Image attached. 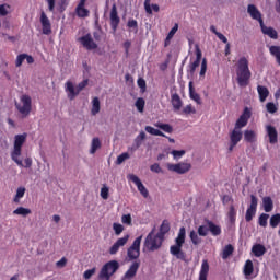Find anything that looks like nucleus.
Instances as JSON below:
<instances>
[{
  "label": "nucleus",
  "mask_w": 280,
  "mask_h": 280,
  "mask_svg": "<svg viewBox=\"0 0 280 280\" xmlns=\"http://www.w3.org/2000/svg\"><path fill=\"white\" fill-rule=\"evenodd\" d=\"M127 26L129 28H133L136 32H138V22H137V20H129Z\"/></svg>",
  "instance_id": "680f3d73"
},
{
  "label": "nucleus",
  "mask_w": 280,
  "mask_h": 280,
  "mask_svg": "<svg viewBox=\"0 0 280 280\" xmlns=\"http://www.w3.org/2000/svg\"><path fill=\"white\" fill-rule=\"evenodd\" d=\"M40 23H42V27H43V34L44 35H50L51 34V24L49 21V18H47L46 13H44V11H42L40 13Z\"/></svg>",
  "instance_id": "f3484780"
},
{
  "label": "nucleus",
  "mask_w": 280,
  "mask_h": 280,
  "mask_svg": "<svg viewBox=\"0 0 280 280\" xmlns=\"http://www.w3.org/2000/svg\"><path fill=\"white\" fill-rule=\"evenodd\" d=\"M207 72V59H202L200 75L203 77Z\"/></svg>",
  "instance_id": "774afa93"
},
{
  "label": "nucleus",
  "mask_w": 280,
  "mask_h": 280,
  "mask_svg": "<svg viewBox=\"0 0 280 280\" xmlns=\"http://www.w3.org/2000/svg\"><path fill=\"white\" fill-rule=\"evenodd\" d=\"M140 267V261H135L128 269V271L125 273V276L121 278V280H131L136 275Z\"/></svg>",
  "instance_id": "6ab92c4d"
},
{
  "label": "nucleus",
  "mask_w": 280,
  "mask_h": 280,
  "mask_svg": "<svg viewBox=\"0 0 280 280\" xmlns=\"http://www.w3.org/2000/svg\"><path fill=\"white\" fill-rule=\"evenodd\" d=\"M129 179L131 182H133V184L138 187V190L140 191V194L144 197L148 198L149 197V191L148 189L144 187V185L142 184V182L139 179L138 176L131 174L128 176Z\"/></svg>",
  "instance_id": "dca6fc26"
},
{
  "label": "nucleus",
  "mask_w": 280,
  "mask_h": 280,
  "mask_svg": "<svg viewBox=\"0 0 280 280\" xmlns=\"http://www.w3.org/2000/svg\"><path fill=\"white\" fill-rule=\"evenodd\" d=\"M208 233H209V226H208V224H207V225H201V226H199V229H198V234H199L200 236H207Z\"/></svg>",
  "instance_id": "8fccbe9b"
},
{
  "label": "nucleus",
  "mask_w": 280,
  "mask_h": 280,
  "mask_svg": "<svg viewBox=\"0 0 280 280\" xmlns=\"http://www.w3.org/2000/svg\"><path fill=\"white\" fill-rule=\"evenodd\" d=\"M150 170L156 174L162 173V168L158 163L151 165Z\"/></svg>",
  "instance_id": "338daca9"
},
{
  "label": "nucleus",
  "mask_w": 280,
  "mask_h": 280,
  "mask_svg": "<svg viewBox=\"0 0 280 280\" xmlns=\"http://www.w3.org/2000/svg\"><path fill=\"white\" fill-rule=\"evenodd\" d=\"M119 23H120V18L118 15L117 7L116 4H113L112 11H110V27L114 34L117 32Z\"/></svg>",
  "instance_id": "ddd939ff"
},
{
  "label": "nucleus",
  "mask_w": 280,
  "mask_h": 280,
  "mask_svg": "<svg viewBox=\"0 0 280 280\" xmlns=\"http://www.w3.org/2000/svg\"><path fill=\"white\" fill-rule=\"evenodd\" d=\"M25 60V52H22L21 55H18L16 60H15V67L20 68L22 63Z\"/></svg>",
  "instance_id": "603ef678"
},
{
  "label": "nucleus",
  "mask_w": 280,
  "mask_h": 280,
  "mask_svg": "<svg viewBox=\"0 0 280 280\" xmlns=\"http://www.w3.org/2000/svg\"><path fill=\"white\" fill-rule=\"evenodd\" d=\"M142 235L137 237L133 244L128 248L127 256L130 260H136L140 257V246L142 241Z\"/></svg>",
  "instance_id": "6e6552de"
},
{
  "label": "nucleus",
  "mask_w": 280,
  "mask_h": 280,
  "mask_svg": "<svg viewBox=\"0 0 280 280\" xmlns=\"http://www.w3.org/2000/svg\"><path fill=\"white\" fill-rule=\"evenodd\" d=\"M244 140L248 143H255L257 141V133L253 130H246L244 132Z\"/></svg>",
  "instance_id": "c756f323"
},
{
  "label": "nucleus",
  "mask_w": 280,
  "mask_h": 280,
  "mask_svg": "<svg viewBox=\"0 0 280 280\" xmlns=\"http://www.w3.org/2000/svg\"><path fill=\"white\" fill-rule=\"evenodd\" d=\"M138 86L141 89L142 93H144L147 90V82L143 79H139Z\"/></svg>",
  "instance_id": "0e129e2a"
},
{
  "label": "nucleus",
  "mask_w": 280,
  "mask_h": 280,
  "mask_svg": "<svg viewBox=\"0 0 280 280\" xmlns=\"http://www.w3.org/2000/svg\"><path fill=\"white\" fill-rule=\"evenodd\" d=\"M128 240H129V236H128V235L125 236V237H122V238H119V240L110 247L109 254H110V255L117 254V252L119 250V248H120L121 246H125V245L127 244Z\"/></svg>",
  "instance_id": "5701e85b"
},
{
  "label": "nucleus",
  "mask_w": 280,
  "mask_h": 280,
  "mask_svg": "<svg viewBox=\"0 0 280 280\" xmlns=\"http://www.w3.org/2000/svg\"><path fill=\"white\" fill-rule=\"evenodd\" d=\"M236 215H237V212H236V210H235V207H234V206H231V207H230V211H229V213H228V218H229V220H230V222H231L232 224H234V223L236 222Z\"/></svg>",
  "instance_id": "37998d69"
},
{
  "label": "nucleus",
  "mask_w": 280,
  "mask_h": 280,
  "mask_svg": "<svg viewBox=\"0 0 280 280\" xmlns=\"http://www.w3.org/2000/svg\"><path fill=\"white\" fill-rule=\"evenodd\" d=\"M154 126L161 130H163L166 133H172L174 131L173 127L168 124H163V122H156Z\"/></svg>",
  "instance_id": "c9c22d12"
},
{
  "label": "nucleus",
  "mask_w": 280,
  "mask_h": 280,
  "mask_svg": "<svg viewBox=\"0 0 280 280\" xmlns=\"http://www.w3.org/2000/svg\"><path fill=\"white\" fill-rule=\"evenodd\" d=\"M155 230L153 229L149 235L147 236L144 241V247L149 252H155L162 247V244L164 242L163 237L159 236L158 234H154Z\"/></svg>",
  "instance_id": "39448f33"
},
{
  "label": "nucleus",
  "mask_w": 280,
  "mask_h": 280,
  "mask_svg": "<svg viewBox=\"0 0 280 280\" xmlns=\"http://www.w3.org/2000/svg\"><path fill=\"white\" fill-rule=\"evenodd\" d=\"M278 108L273 103H267V112H269V114H275Z\"/></svg>",
  "instance_id": "13d9d810"
},
{
  "label": "nucleus",
  "mask_w": 280,
  "mask_h": 280,
  "mask_svg": "<svg viewBox=\"0 0 280 280\" xmlns=\"http://www.w3.org/2000/svg\"><path fill=\"white\" fill-rule=\"evenodd\" d=\"M186 242V229L183 226L179 230L178 236L175 240V245H172L170 248V253L175 256L177 259H180L183 261L186 260L187 255L183 250V245Z\"/></svg>",
  "instance_id": "f03ea898"
},
{
  "label": "nucleus",
  "mask_w": 280,
  "mask_h": 280,
  "mask_svg": "<svg viewBox=\"0 0 280 280\" xmlns=\"http://www.w3.org/2000/svg\"><path fill=\"white\" fill-rule=\"evenodd\" d=\"M121 221L124 224L131 225L132 224V218L130 214H125L121 218Z\"/></svg>",
  "instance_id": "6e6d98bb"
},
{
  "label": "nucleus",
  "mask_w": 280,
  "mask_h": 280,
  "mask_svg": "<svg viewBox=\"0 0 280 280\" xmlns=\"http://www.w3.org/2000/svg\"><path fill=\"white\" fill-rule=\"evenodd\" d=\"M189 237L194 245H199L202 242V240L199 237L196 231H191Z\"/></svg>",
  "instance_id": "de8ad7c7"
},
{
  "label": "nucleus",
  "mask_w": 280,
  "mask_h": 280,
  "mask_svg": "<svg viewBox=\"0 0 280 280\" xmlns=\"http://www.w3.org/2000/svg\"><path fill=\"white\" fill-rule=\"evenodd\" d=\"M233 253H234V247L231 244H229L223 249L222 258L228 259Z\"/></svg>",
  "instance_id": "79ce46f5"
},
{
  "label": "nucleus",
  "mask_w": 280,
  "mask_h": 280,
  "mask_svg": "<svg viewBox=\"0 0 280 280\" xmlns=\"http://www.w3.org/2000/svg\"><path fill=\"white\" fill-rule=\"evenodd\" d=\"M26 189L24 187H19L16 190V195L13 198V202L20 203V200L24 197Z\"/></svg>",
  "instance_id": "ea45409f"
},
{
  "label": "nucleus",
  "mask_w": 280,
  "mask_h": 280,
  "mask_svg": "<svg viewBox=\"0 0 280 280\" xmlns=\"http://www.w3.org/2000/svg\"><path fill=\"white\" fill-rule=\"evenodd\" d=\"M108 195H109V188L104 186L102 189H101V197L104 199V200H107L108 199Z\"/></svg>",
  "instance_id": "5fc2aeb1"
},
{
  "label": "nucleus",
  "mask_w": 280,
  "mask_h": 280,
  "mask_svg": "<svg viewBox=\"0 0 280 280\" xmlns=\"http://www.w3.org/2000/svg\"><path fill=\"white\" fill-rule=\"evenodd\" d=\"M254 272V265L252 260H247L245 266H244V275L246 277L252 276Z\"/></svg>",
  "instance_id": "58836bf2"
},
{
  "label": "nucleus",
  "mask_w": 280,
  "mask_h": 280,
  "mask_svg": "<svg viewBox=\"0 0 280 280\" xmlns=\"http://www.w3.org/2000/svg\"><path fill=\"white\" fill-rule=\"evenodd\" d=\"M26 133L18 135L14 138V150L11 153V159L21 167H23V162L19 160V156L22 154V147L26 141Z\"/></svg>",
  "instance_id": "7ed1b4c3"
},
{
  "label": "nucleus",
  "mask_w": 280,
  "mask_h": 280,
  "mask_svg": "<svg viewBox=\"0 0 280 280\" xmlns=\"http://www.w3.org/2000/svg\"><path fill=\"white\" fill-rule=\"evenodd\" d=\"M280 224V213L271 215L269 219V225L276 229Z\"/></svg>",
  "instance_id": "c03bdc74"
},
{
  "label": "nucleus",
  "mask_w": 280,
  "mask_h": 280,
  "mask_svg": "<svg viewBox=\"0 0 280 280\" xmlns=\"http://www.w3.org/2000/svg\"><path fill=\"white\" fill-rule=\"evenodd\" d=\"M119 267L120 265L117 260L106 262L98 273V280H110L112 276L118 271Z\"/></svg>",
  "instance_id": "20e7f679"
},
{
  "label": "nucleus",
  "mask_w": 280,
  "mask_h": 280,
  "mask_svg": "<svg viewBox=\"0 0 280 280\" xmlns=\"http://www.w3.org/2000/svg\"><path fill=\"white\" fill-rule=\"evenodd\" d=\"M102 144L98 138H94L92 141V147H91V154H94L98 149H101Z\"/></svg>",
  "instance_id": "49530a36"
},
{
  "label": "nucleus",
  "mask_w": 280,
  "mask_h": 280,
  "mask_svg": "<svg viewBox=\"0 0 280 280\" xmlns=\"http://www.w3.org/2000/svg\"><path fill=\"white\" fill-rule=\"evenodd\" d=\"M196 56H197L196 61H192L189 65V71H190L191 74H194L196 72V69L200 66L201 58H202V52H201V50L198 46L196 48Z\"/></svg>",
  "instance_id": "4be33fe9"
},
{
  "label": "nucleus",
  "mask_w": 280,
  "mask_h": 280,
  "mask_svg": "<svg viewBox=\"0 0 280 280\" xmlns=\"http://www.w3.org/2000/svg\"><path fill=\"white\" fill-rule=\"evenodd\" d=\"M210 266L207 259L202 260L201 270L199 273V280H208Z\"/></svg>",
  "instance_id": "b1692460"
},
{
  "label": "nucleus",
  "mask_w": 280,
  "mask_h": 280,
  "mask_svg": "<svg viewBox=\"0 0 280 280\" xmlns=\"http://www.w3.org/2000/svg\"><path fill=\"white\" fill-rule=\"evenodd\" d=\"M145 131L152 136L167 138L162 131H160L159 129H154L151 126H147Z\"/></svg>",
  "instance_id": "4c0bfd02"
},
{
  "label": "nucleus",
  "mask_w": 280,
  "mask_h": 280,
  "mask_svg": "<svg viewBox=\"0 0 280 280\" xmlns=\"http://www.w3.org/2000/svg\"><path fill=\"white\" fill-rule=\"evenodd\" d=\"M145 106V101L143 98H138L136 102V107L140 113H143Z\"/></svg>",
  "instance_id": "09e8293b"
},
{
  "label": "nucleus",
  "mask_w": 280,
  "mask_h": 280,
  "mask_svg": "<svg viewBox=\"0 0 280 280\" xmlns=\"http://www.w3.org/2000/svg\"><path fill=\"white\" fill-rule=\"evenodd\" d=\"M144 9H145V12L148 14H153V11L159 13L160 12V7L159 4H151V0H145L144 1Z\"/></svg>",
  "instance_id": "bb28decb"
},
{
  "label": "nucleus",
  "mask_w": 280,
  "mask_h": 280,
  "mask_svg": "<svg viewBox=\"0 0 280 280\" xmlns=\"http://www.w3.org/2000/svg\"><path fill=\"white\" fill-rule=\"evenodd\" d=\"M269 218H270L269 214H266V213L260 214V217H258V225L262 228H267Z\"/></svg>",
  "instance_id": "a18cd8bd"
},
{
  "label": "nucleus",
  "mask_w": 280,
  "mask_h": 280,
  "mask_svg": "<svg viewBox=\"0 0 280 280\" xmlns=\"http://www.w3.org/2000/svg\"><path fill=\"white\" fill-rule=\"evenodd\" d=\"M243 132L242 130L235 129L230 133V148L229 151L232 152L234 148L242 141Z\"/></svg>",
  "instance_id": "9b49d317"
},
{
  "label": "nucleus",
  "mask_w": 280,
  "mask_h": 280,
  "mask_svg": "<svg viewBox=\"0 0 280 280\" xmlns=\"http://www.w3.org/2000/svg\"><path fill=\"white\" fill-rule=\"evenodd\" d=\"M183 114H185V115L196 114V109L191 105H187L183 109Z\"/></svg>",
  "instance_id": "4d7b16f0"
},
{
  "label": "nucleus",
  "mask_w": 280,
  "mask_h": 280,
  "mask_svg": "<svg viewBox=\"0 0 280 280\" xmlns=\"http://www.w3.org/2000/svg\"><path fill=\"white\" fill-rule=\"evenodd\" d=\"M171 226L167 220H164L161 228H160V232L158 233L159 236H161V238H165V235L170 232Z\"/></svg>",
  "instance_id": "2f4dec72"
},
{
  "label": "nucleus",
  "mask_w": 280,
  "mask_h": 280,
  "mask_svg": "<svg viewBox=\"0 0 280 280\" xmlns=\"http://www.w3.org/2000/svg\"><path fill=\"white\" fill-rule=\"evenodd\" d=\"M210 31L217 35V37L224 44L229 43L228 37H225V35H223V33H219V31H217L215 26H210Z\"/></svg>",
  "instance_id": "a19ab883"
},
{
  "label": "nucleus",
  "mask_w": 280,
  "mask_h": 280,
  "mask_svg": "<svg viewBox=\"0 0 280 280\" xmlns=\"http://www.w3.org/2000/svg\"><path fill=\"white\" fill-rule=\"evenodd\" d=\"M269 54L276 58V62L280 66V46H269Z\"/></svg>",
  "instance_id": "473e14b6"
},
{
  "label": "nucleus",
  "mask_w": 280,
  "mask_h": 280,
  "mask_svg": "<svg viewBox=\"0 0 280 280\" xmlns=\"http://www.w3.org/2000/svg\"><path fill=\"white\" fill-rule=\"evenodd\" d=\"M32 213L31 209L28 208H24V207H19L18 209H15L13 211L14 215H21L23 218H26L27 215H30Z\"/></svg>",
  "instance_id": "72a5a7b5"
},
{
  "label": "nucleus",
  "mask_w": 280,
  "mask_h": 280,
  "mask_svg": "<svg viewBox=\"0 0 280 280\" xmlns=\"http://www.w3.org/2000/svg\"><path fill=\"white\" fill-rule=\"evenodd\" d=\"M191 164L190 163H185V162H180L178 164H167V170L171 172H175L179 175L186 174L191 170Z\"/></svg>",
  "instance_id": "1a4fd4ad"
},
{
  "label": "nucleus",
  "mask_w": 280,
  "mask_h": 280,
  "mask_svg": "<svg viewBox=\"0 0 280 280\" xmlns=\"http://www.w3.org/2000/svg\"><path fill=\"white\" fill-rule=\"evenodd\" d=\"M256 90L258 91V98L260 100V102L264 103L270 94L269 90L266 86H261V85H258Z\"/></svg>",
  "instance_id": "cd10ccee"
},
{
  "label": "nucleus",
  "mask_w": 280,
  "mask_h": 280,
  "mask_svg": "<svg viewBox=\"0 0 280 280\" xmlns=\"http://www.w3.org/2000/svg\"><path fill=\"white\" fill-rule=\"evenodd\" d=\"M250 200H252L250 206L248 207L246 211V217H245L247 222H250L254 219L257 212V207H258V199L256 196L252 195Z\"/></svg>",
  "instance_id": "9d476101"
},
{
  "label": "nucleus",
  "mask_w": 280,
  "mask_h": 280,
  "mask_svg": "<svg viewBox=\"0 0 280 280\" xmlns=\"http://www.w3.org/2000/svg\"><path fill=\"white\" fill-rule=\"evenodd\" d=\"M95 271H96V268H92V269H90V270H86V271L84 272V275H83L84 279H85V280L91 279V277L95 273Z\"/></svg>",
  "instance_id": "052dcab7"
},
{
  "label": "nucleus",
  "mask_w": 280,
  "mask_h": 280,
  "mask_svg": "<svg viewBox=\"0 0 280 280\" xmlns=\"http://www.w3.org/2000/svg\"><path fill=\"white\" fill-rule=\"evenodd\" d=\"M185 154H186V151H184V150H180V151L173 150V151H172V155L174 156L175 160H179V159L183 158Z\"/></svg>",
  "instance_id": "864d4df0"
},
{
  "label": "nucleus",
  "mask_w": 280,
  "mask_h": 280,
  "mask_svg": "<svg viewBox=\"0 0 280 280\" xmlns=\"http://www.w3.org/2000/svg\"><path fill=\"white\" fill-rule=\"evenodd\" d=\"M101 110V103L98 97H94L92 101V109H91V114L93 116H96Z\"/></svg>",
  "instance_id": "f704fd0d"
},
{
  "label": "nucleus",
  "mask_w": 280,
  "mask_h": 280,
  "mask_svg": "<svg viewBox=\"0 0 280 280\" xmlns=\"http://www.w3.org/2000/svg\"><path fill=\"white\" fill-rule=\"evenodd\" d=\"M206 223L208 224L209 231L211 232V234H212L213 236H219V235H221L222 229H221L220 225L214 224V223H213L212 221H210V220H207Z\"/></svg>",
  "instance_id": "393cba45"
},
{
  "label": "nucleus",
  "mask_w": 280,
  "mask_h": 280,
  "mask_svg": "<svg viewBox=\"0 0 280 280\" xmlns=\"http://www.w3.org/2000/svg\"><path fill=\"white\" fill-rule=\"evenodd\" d=\"M113 229H114L116 235L121 234V232L124 231V226L119 223H114Z\"/></svg>",
  "instance_id": "bf43d9fd"
},
{
  "label": "nucleus",
  "mask_w": 280,
  "mask_h": 280,
  "mask_svg": "<svg viewBox=\"0 0 280 280\" xmlns=\"http://www.w3.org/2000/svg\"><path fill=\"white\" fill-rule=\"evenodd\" d=\"M128 159H130L129 153H122L121 155H119V156L117 158L116 164H117V165H120V164H122V163H124L126 160H128Z\"/></svg>",
  "instance_id": "3c124183"
},
{
  "label": "nucleus",
  "mask_w": 280,
  "mask_h": 280,
  "mask_svg": "<svg viewBox=\"0 0 280 280\" xmlns=\"http://www.w3.org/2000/svg\"><path fill=\"white\" fill-rule=\"evenodd\" d=\"M265 129L267 130V137H269V143L276 144L278 142L277 129L271 125H267V127H265Z\"/></svg>",
  "instance_id": "aec40b11"
},
{
  "label": "nucleus",
  "mask_w": 280,
  "mask_h": 280,
  "mask_svg": "<svg viewBox=\"0 0 280 280\" xmlns=\"http://www.w3.org/2000/svg\"><path fill=\"white\" fill-rule=\"evenodd\" d=\"M248 13L254 20L258 21V23L260 25H261V23H264L261 13H260V11H258V9H257V7H255V4H248Z\"/></svg>",
  "instance_id": "412c9836"
},
{
  "label": "nucleus",
  "mask_w": 280,
  "mask_h": 280,
  "mask_svg": "<svg viewBox=\"0 0 280 280\" xmlns=\"http://www.w3.org/2000/svg\"><path fill=\"white\" fill-rule=\"evenodd\" d=\"M172 105H173L175 112L180 110V108L183 106V102H182L179 95L176 93L172 95Z\"/></svg>",
  "instance_id": "7c9ffc66"
},
{
  "label": "nucleus",
  "mask_w": 280,
  "mask_h": 280,
  "mask_svg": "<svg viewBox=\"0 0 280 280\" xmlns=\"http://www.w3.org/2000/svg\"><path fill=\"white\" fill-rule=\"evenodd\" d=\"M79 42L86 50H94L98 47L97 44L92 39V35H90V33L83 35V37H79Z\"/></svg>",
  "instance_id": "f8f14e48"
},
{
  "label": "nucleus",
  "mask_w": 280,
  "mask_h": 280,
  "mask_svg": "<svg viewBox=\"0 0 280 280\" xmlns=\"http://www.w3.org/2000/svg\"><path fill=\"white\" fill-rule=\"evenodd\" d=\"M86 1L88 0H80L78 7L75 9L77 16L80 19H86L90 15L89 9H85Z\"/></svg>",
  "instance_id": "a211bd4d"
},
{
  "label": "nucleus",
  "mask_w": 280,
  "mask_h": 280,
  "mask_svg": "<svg viewBox=\"0 0 280 280\" xmlns=\"http://www.w3.org/2000/svg\"><path fill=\"white\" fill-rule=\"evenodd\" d=\"M250 117H252V113L249 112L248 108H245L244 114L236 121L234 129L242 130V128L247 126Z\"/></svg>",
  "instance_id": "4468645a"
},
{
  "label": "nucleus",
  "mask_w": 280,
  "mask_h": 280,
  "mask_svg": "<svg viewBox=\"0 0 280 280\" xmlns=\"http://www.w3.org/2000/svg\"><path fill=\"white\" fill-rule=\"evenodd\" d=\"M260 31L265 36H268L273 40H277L279 38L278 31H276V28H273L272 26H266L264 22L260 24Z\"/></svg>",
  "instance_id": "2eb2a0df"
},
{
  "label": "nucleus",
  "mask_w": 280,
  "mask_h": 280,
  "mask_svg": "<svg viewBox=\"0 0 280 280\" xmlns=\"http://www.w3.org/2000/svg\"><path fill=\"white\" fill-rule=\"evenodd\" d=\"M177 31H178V24H175L167 35L168 39H172L177 33Z\"/></svg>",
  "instance_id": "69168bd1"
},
{
  "label": "nucleus",
  "mask_w": 280,
  "mask_h": 280,
  "mask_svg": "<svg viewBox=\"0 0 280 280\" xmlns=\"http://www.w3.org/2000/svg\"><path fill=\"white\" fill-rule=\"evenodd\" d=\"M21 103L23 104L22 106L15 104V107L24 117H27L32 112V98L28 95H23Z\"/></svg>",
  "instance_id": "0eeeda50"
},
{
  "label": "nucleus",
  "mask_w": 280,
  "mask_h": 280,
  "mask_svg": "<svg viewBox=\"0 0 280 280\" xmlns=\"http://www.w3.org/2000/svg\"><path fill=\"white\" fill-rule=\"evenodd\" d=\"M237 83L241 88H246L249 84L252 72L249 70V61L247 57H241L237 61Z\"/></svg>",
  "instance_id": "f257e3e1"
},
{
  "label": "nucleus",
  "mask_w": 280,
  "mask_h": 280,
  "mask_svg": "<svg viewBox=\"0 0 280 280\" xmlns=\"http://www.w3.org/2000/svg\"><path fill=\"white\" fill-rule=\"evenodd\" d=\"M7 8L9 9V4H0V15L1 16H7L8 15V11Z\"/></svg>",
  "instance_id": "e2e57ef3"
},
{
  "label": "nucleus",
  "mask_w": 280,
  "mask_h": 280,
  "mask_svg": "<svg viewBox=\"0 0 280 280\" xmlns=\"http://www.w3.org/2000/svg\"><path fill=\"white\" fill-rule=\"evenodd\" d=\"M262 208L265 209V212L269 213L273 210V201L270 197L262 198Z\"/></svg>",
  "instance_id": "c85d7f7f"
},
{
  "label": "nucleus",
  "mask_w": 280,
  "mask_h": 280,
  "mask_svg": "<svg viewBox=\"0 0 280 280\" xmlns=\"http://www.w3.org/2000/svg\"><path fill=\"white\" fill-rule=\"evenodd\" d=\"M189 94L191 100H194L197 104L201 105V98L199 96V94H197L194 90L192 83H189Z\"/></svg>",
  "instance_id": "e433bc0d"
},
{
  "label": "nucleus",
  "mask_w": 280,
  "mask_h": 280,
  "mask_svg": "<svg viewBox=\"0 0 280 280\" xmlns=\"http://www.w3.org/2000/svg\"><path fill=\"white\" fill-rule=\"evenodd\" d=\"M89 84V80H84L83 82L79 83L77 88L73 86V83L68 81L66 83V92L68 93L69 100H74L75 96L80 94L81 91H83Z\"/></svg>",
  "instance_id": "423d86ee"
},
{
  "label": "nucleus",
  "mask_w": 280,
  "mask_h": 280,
  "mask_svg": "<svg viewBox=\"0 0 280 280\" xmlns=\"http://www.w3.org/2000/svg\"><path fill=\"white\" fill-rule=\"evenodd\" d=\"M267 249L264 245L261 244H256L254 246H252V254H254V256L256 257H261L266 254Z\"/></svg>",
  "instance_id": "a878e982"
}]
</instances>
